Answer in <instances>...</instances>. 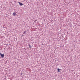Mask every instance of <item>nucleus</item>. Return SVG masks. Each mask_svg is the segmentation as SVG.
<instances>
[{
    "mask_svg": "<svg viewBox=\"0 0 80 80\" xmlns=\"http://www.w3.org/2000/svg\"><path fill=\"white\" fill-rule=\"evenodd\" d=\"M0 55L2 58H3V57H4V54H2L1 52H0Z\"/></svg>",
    "mask_w": 80,
    "mask_h": 80,
    "instance_id": "f257e3e1",
    "label": "nucleus"
},
{
    "mask_svg": "<svg viewBox=\"0 0 80 80\" xmlns=\"http://www.w3.org/2000/svg\"><path fill=\"white\" fill-rule=\"evenodd\" d=\"M16 13L14 12L12 14V15L13 16H15V15H16Z\"/></svg>",
    "mask_w": 80,
    "mask_h": 80,
    "instance_id": "f03ea898",
    "label": "nucleus"
},
{
    "mask_svg": "<svg viewBox=\"0 0 80 80\" xmlns=\"http://www.w3.org/2000/svg\"><path fill=\"white\" fill-rule=\"evenodd\" d=\"M19 4L20 5H21V6L23 5V4H22V3L21 2H19Z\"/></svg>",
    "mask_w": 80,
    "mask_h": 80,
    "instance_id": "7ed1b4c3",
    "label": "nucleus"
},
{
    "mask_svg": "<svg viewBox=\"0 0 80 80\" xmlns=\"http://www.w3.org/2000/svg\"><path fill=\"white\" fill-rule=\"evenodd\" d=\"M57 70H58V72H60V69H59V68H58V69H57Z\"/></svg>",
    "mask_w": 80,
    "mask_h": 80,
    "instance_id": "20e7f679",
    "label": "nucleus"
},
{
    "mask_svg": "<svg viewBox=\"0 0 80 80\" xmlns=\"http://www.w3.org/2000/svg\"><path fill=\"white\" fill-rule=\"evenodd\" d=\"M31 47H32L31 46H30V45H29V48H31Z\"/></svg>",
    "mask_w": 80,
    "mask_h": 80,
    "instance_id": "39448f33",
    "label": "nucleus"
},
{
    "mask_svg": "<svg viewBox=\"0 0 80 80\" xmlns=\"http://www.w3.org/2000/svg\"><path fill=\"white\" fill-rule=\"evenodd\" d=\"M26 33V31H25L24 32V33Z\"/></svg>",
    "mask_w": 80,
    "mask_h": 80,
    "instance_id": "423d86ee",
    "label": "nucleus"
}]
</instances>
